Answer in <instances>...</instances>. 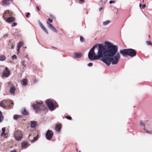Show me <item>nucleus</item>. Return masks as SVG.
Returning <instances> with one entry per match:
<instances>
[{"label":"nucleus","instance_id":"nucleus-43","mask_svg":"<svg viewBox=\"0 0 152 152\" xmlns=\"http://www.w3.org/2000/svg\"><path fill=\"white\" fill-rule=\"evenodd\" d=\"M8 84L9 85H11V86H12V84H11V82H9L8 83Z\"/></svg>","mask_w":152,"mask_h":152},{"label":"nucleus","instance_id":"nucleus-25","mask_svg":"<svg viewBox=\"0 0 152 152\" xmlns=\"http://www.w3.org/2000/svg\"><path fill=\"white\" fill-rule=\"evenodd\" d=\"M4 119V117L2 115V113L0 111V123Z\"/></svg>","mask_w":152,"mask_h":152},{"label":"nucleus","instance_id":"nucleus-46","mask_svg":"<svg viewBox=\"0 0 152 152\" xmlns=\"http://www.w3.org/2000/svg\"><path fill=\"white\" fill-rule=\"evenodd\" d=\"M104 0H101L100 1V2H104Z\"/></svg>","mask_w":152,"mask_h":152},{"label":"nucleus","instance_id":"nucleus-7","mask_svg":"<svg viewBox=\"0 0 152 152\" xmlns=\"http://www.w3.org/2000/svg\"><path fill=\"white\" fill-rule=\"evenodd\" d=\"M22 137V134L21 132H16L15 133V137L16 140H19L21 139Z\"/></svg>","mask_w":152,"mask_h":152},{"label":"nucleus","instance_id":"nucleus-3","mask_svg":"<svg viewBox=\"0 0 152 152\" xmlns=\"http://www.w3.org/2000/svg\"><path fill=\"white\" fill-rule=\"evenodd\" d=\"M33 109L35 110L36 113H39L43 110H44L45 107L43 104L42 102L39 101L36 102L34 103L32 105Z\"/></svg>","mask_w":152,"mask_h":152},{"label":"nucleus","instance_id":"nucleus-48","mask_svg":"<svg viewBox=\"0 0 152 152\" xmlns=\"http://www.w3.org/2000/svg\"><path fill=\"white\" fill-rule=\"evenodd\" d=\"M80 1L82 2H83L84 1V0H80Z\"/></svg>","mask_w":152,"mask_h":152},{"label":"nucleus","instance_id":"nucleus-26","mask_svg":"<svg viewBox=\"0 0 152 152\" xmlns=\"http://www.w3.org/2000/svg\"><path fill=\"white\" fill-rule=\"evenodd\" d=\"M20 117V116L17 115H15L13 116V118L15 120H17L18 118Z\"/></svg>","mask_w":152,"mask_h":152},{"label":"nucleus","instance_id":"nucleus-49","mask_svg":"<svg viewBox=\"0 0 152 152\" xmlns=\"http://www.w3.org/2000/svg\"><path fill=\"white\" fill-rule=\"evenodd\" d=\"M139 6H140V7L141 8V7H142V5L141 4H140Z\"/></svg>","mask_w":152,"mask_h":152},{"label":"nucleus","instance_id":"nucleus-31","mask_svg":"<svg viewBox=\"0 0 152 152\" xmlns=\"http://www.w3.org/2000/svg\"><path fill=\"white\" fill-rule=\"evenodd\" d=\"M80 41L81 42H84V39H83V38L82 37V36H80Z\"/></svg>","mask_w":152,"mask_h":152},{"label":"nucleus","instance_id":"nucleus-15","mask_svg":"<svg viewBox=\"0 0 152 152\" xmlns=\"http://www.w3.org/2000/svg\"><path fill=\"white\" fill-rule=\"evenodd\" d=\"M11 15V13L9 11H6L4 14L3 15V17L4 18V19H5L7 17L9 16H10Z\"/></svg>","mask_w":152,"mask_h":152},{"label":"nucleus","instance_id":"nucleus-35","mask_svg":"<svg viewBox=\"0 0 152 152\" xmlns=\"http://www.w3.org/2000/svg\"><path fill=\"white\" fill-rule=\"evenodd\" d=\"M38 81V79H35L34 80V83H37Z\"/></svg>","mask_w":152,"mask_h":152},{"label":"nucleus","instance_id":"nucleus-44","mask_svg":"<svg viewBox=\"0 0 152 152\" xmlns=\"http://www.w3.org/2000/svg\"><path fill=\"white\" fill-rule=\"evenodd\" d=\"M14 48V46L13 44H12L11 46V49H13Z\"/></svg>","mask_w":152,"mask_h":152},{"label":"nucleus","instance_id":"nucleus-8","mask_svg":"<svg viewBox=\"0 0 152 152\" xmlns=\"http://www.w3.org/2000/svg\"><path fill=\"white\" fill-rule=\"evenodd\" d=\"M39 24L41 28L47 34H48V32L47 28L44 26L42 22L39 20L38 21Z\"/></svg>","mask_w":152,"mask_h":152},{"label":"nucleus","instance_id":"nucleus-34","mask_svg":"<svg viewBox=\"0 0 152 152\" xmlns=\"http://www.w3.org/2000/svg\"><path fill=\"white\" fill-rule=\"evenodd\" d=\"M17 57V56L15 55H13L12 57V58L13 59H16Z\"/></svg>","mask_w":152,"mask_h":152},{"label":"nucleus","instance_id":"nucleus-47","mask_svg":"<svg viewBox=\"0 0 152 152\" xmlns=\"http://www.w3.org/2000/svg\"><path fill=\"white\" fill-rule=\"evenodd\" d=\"M102 9V7H100L99 8V11H100Z\"/></svg>","mask_w":152,"mask_h":152},{"label":"nucleus","instance_id":"nucleus-55","mask_svg":"<svg viewBox=\"0 0 152 152\" xmlns=\"http://www.w3.org/2000/svg\"><path fill=\"white\" fill-rule=\"evenodd\" d=\"M31 1H32V0H31Z\"/></svg>","mask_w":152,"mask_h":152},{"label":"nucleus","instance_id":"nucleus-13","mask_svg":"<svg viewBox=\"0 0 152 152\" xmlns=\"http://www.w3.org/2000/svg\"><path fill=\"white\" fill-rule=\"evenodd\" d=\"M15 19L13 17H9L6 20V21L8 23H11L15 21Z\"/></svg>","mask_w":152,"mask_h":152},{"label":"nucleus","instance_id":"nucleus-33","mask_svg":"<svg viewBox=\"0 0 152 152\" xmlns=\"http://www.w3.org/2000/svg\"><path fill=\"white\" fill-rule=\"evenodd\" d=\"M66 118L69 120H71L72 119V118L69 116H67L66 117Z\"/></svg>","mask_w":152,"mask_h":152},{"label":"nucleus","instance_id":"nucleus-17","mask_svg":"<svg viewBox=\"0 0 152 152\" xmlns=\"http://www.w3.org/2000/svg\"><path fill=\"white\" fill-rule=\"evenodd\" d=\"M6 101L5 100H3L1 102H0V105L3 108L6 107V105H7Z\"/></svg>","mask_w":152,"mask_h":152},{"label":"nucleus","instance_id":"nucleus-30","mask_svg":"<svg viewBox=\"0 0 152 152\" xmlns=\"http://www.w3.org/2000/svg\"><path fill=\"white\" fill-rule=\"evenodd\" d=\"M146 44L148 45H152V43L151 41H148L146 42Z\"/></svg>","mask_w":152,"mask_h":152},{"label":"nucleus","instance_id":"nucleus-5","mask_svg":"<svg viewBox=\"0 0 152 152\" xmlns=\"http://www.w3.org/2000/svg\"><path fill=\"white\" fill-rule=\"evenodd\" d=\"M46 103L49 109L52 111L54 110L58 106V104L55 101L50 99L47 100Z\"/></svg>","mask_w":152,"mask_h":152},{"label":"nucleus","instance_id":"nucleus-24","mask_svg":"<svg viewBox=\"0 0 152 152\" xmlns=\"http://www.w3.org/2000/svg\"><path fill=\"white\" fill-rule=\"evenodd\" d=\"M22 148L25 147H26L28 145V143L27 142H23L22 143Z\"/></svg>","mask_w":152,"mask_h":152},{"label":"nucleus","instance_id":"nucleus-36","mask_svg":"<svg viewBox=\"0 0 152 152\" xmlns=\"http://www.w3.org/2000/svg\"><path fill=\"white\" fill-rule=\"evenodd\" d=\"M93 65V64L91 63H89L88 64V66H91Z\"/></svg>","mask_w":152,"mask_h":152},{"label":"nucleus","instance_id":"nucleus-23","mask_svg":"<svg viewBox=\"0 0 152 152\" xmlns=\"http://www.w3.org/2000/svg\"><path fill=\"white\" fill-rule=\"evenodd\" d=\"M2 132L1 134V136H5L6 135V134L5 133V128L4 127L2 128Z\"/></svg>","mask_w":152,"mask_h":152},{"label":"nucleus","instance_id":"nucleus-19","mask_svg":"<svg viewBox=\"0 0 152 152\" xmlns=\"http://www.w3.org/2000/svg\"><path fill=\"white\" fill-rule=\"evenodd\" d=\"M37 125V122L36 121H31V128L35 127Z\"/></svg>","mask_w":152,"mask_h":152},{"label":"nucleus","instance_id":"nucleus-2","mask_svg":"<svg viewBox=\"0 0 152 152\" xmlns=\"http://www.w3.org/2000/svg\"><path fill=\"white\" fill-rule=\"evenodd\" d=\"M120 53L124 57H126L127 55L131 57H133L136 55L135 51L132 49H124L120 50Z\"/></svg>","mask_w":152,"mask_h":152},{"label":"nucleus","instance_id":"nucleus-50","mask_svg":"<svg viewBox=\"0 0 152 152\" xmlns=\"http://www.w3.org/2000/svg\"><path fill=\"white\" fill-rule=\"evenodd\" d=\"M20 48H18L17 50L18 52L19 51V50Z\"/></svg>","mask_w":152,"mask_h":152},{"label":"nucleus","instance_id":"nucleus-51","mask_svg":"<svg viewBox=\"0 0 152 152\" xmlns=\"http://www.w3.org/2000/svg\"><path fill=\"white\" fill-rule=\"evenodd\" d=\"M144 0H142V2H144Z\"/></svg>","mask_w":152,"mask_h":152},{"label":"nucleus","instance_id":"nucleus-53","mask_svg":"<svg viewBox=\"0 0 152 152\" xmlns=\"http://www.w3.org/2000/svg\"><path fill=\"white\" fill-rule=\"evenodd\" d=\"M11 0L12 1H13V0Z\"/></svg>","mask_w":152,"mask_h":152},{"label":"nucleus","instance_id":"nucleus-14","mask_svg":"<svg viewBox=\"0 0 152 152\" xmlns=\"http://www.w3.org/2000/svg\"><path fill=\"white\" fill-rule=\"evenodd\" d=\"M2 4L4 6H7L10 4V0H3Z\"/></svg>","mask_w":152,"mask_h":152},{"label":"nucleus","instance_id":"nucleus-42","mask_svg":"<svg viewBox=\"0 0 152 152\" xmlns=\"http://www.w3.org/2000/svg\"><path fill=\"white\" fill-rule=\"evenodd\" d=\"M36 8L37 9L39 10V11L40 10V9L39 8V7L38 6H36Z\"/></svg>","mask_w":152,"mask_h":152},{"label":"nucleus","instance_id":"nucleus-9","mask_svg":"<svg viewBox=\"0 0 152 152\" xmlns=\"http://www.w3.org/2000/svg\"><path fill=\"white\" fill-rule=\"evenodd\" d=\"M47 24L48 26V27L50 29H51L53 31L57 33L58 32L56 30V28L53 26V25L48 22H47Z\"/></svg>","mask_w":152,"mask_h":152},{"label":"nucleus","instance_id":"nucleus-52","mask_svg":"<svg viewBox=\"0 0 152 152\" xmlns=\"http://www.w3.org/2000/svg\"><path fill=\"white\" fill-rule=\"evenodd\" d=\"M30 135H30H30H29V137H30Z\"/></svg>","mask_w":152,"mask_h":152},{"label":"nucleus","instance_id":"nucleus-28","mask_svg":"<svg viewBox=\"0 0 152 152\" xmlns=\"http://www.w3.org/2000/svg\"><path fill=\"white\" fill-rule=\"evenodd\" d=\"M25 61L24 60H22L21 61V63L23 66L24 67H26V65L25 64Z\"/></svg>","mask_w":152,"mask_h":152},{"label":"nucleus","instance_id":"nucleus-37","mask_svg":"<svg viewBox=\"0 0 152 152\" xmlns=\"http://www.w3.org/2000/svg\"><path fill=\"white\" fill-rule=\"evenodd\" d=\"M146 7V5L145 4H144L142 5V7H141V8L142 9H144Z\"/></svg>","mask_w":152,"mask_h":152},{"label":"nucleus","instance_id":"nucleus-11","mask_svg":"<svg viewBox=\"0 0 152 152\" xmlns=\"http://www.w3.org/2000/svg\"><path fill=\"white\" fill-rule=\"evenodd\" d=\"M73 56L75 58H79L82 57V54L81 53H75L73 54Z\"/></svg>","mask_w":152,"mask_h":152},{"label":"nucleus","instance_id":"nucleus-21","mask_svg":"<svg viewBox=\"0 0 152 152\" xmlns=\"http://www.w3.org/2000/svg\"><path fill=\"white\" fill-rule=\"evenodd\" d=\"M6 59V57L4 55L0 56V61H5Z\"/></svg>","mask_w":152,"mask_h":152},{"label":"nucleus","instance_id":"nucleus-45","mask_svg":"<svg viewBox=\"0 0 152 152\" xmlns=\"http://www.w3.org/2000/svg\"><path fill=\"white\" fill-rule=\"evenodd\" d=\"M10 152H16V150H13L12 151H11Z\"/></svg>","mask_w":152,"mask_h":152},{"label":"nucleus","instance_id":"nucleus-6","mask_svg":"<svg viewBox=\"0 0 152 152\" xmlns=\"http://www.w3.org/2000/svg\"><path fill=\"white\" fill-rule=\"evenodd\" d=\"M53 135V132L50 130H48L46 134V138L48 140H50Z\"/></svg>","mask_w":152,"mask_h":152},{"label":"nucleus","instance_id":"nucleus-12","mask_svg":"<svg viewBox=\"0 0 152 152\" xmlns=\"http://www.w3.org/2000/svg\"><path fill=\"white\" fill-rule=\"evenodd\" d=\"M10 87V92L12 94H14L16 90L15 88L13 85H12Z\"/></svg>","mask_w":152,"mask_h":152},{"label":"nucleus","instance_id":"nucleus-4","mask_svg":"<svg viewBox=\"0 0 152 152\" xmlns=\"http://www.w3.org/2000/svg\"><path fill=\"white\" fill-rule=\"evenodd\" d=\"M140 124L141 126H144V130L147 133L150 134L152 133V128L150 126L148 122L145 121L143 122V121H140Z\"/></svg>","mask_w":152,"mask_h":152},{"label":"nucleus","instance_id":"nucleus-16","mask_svg":"<svg viewBox=\"0 0 152 152\" xmlns=\"http://www.w3.org/2000/svg\"><path fill=\"white\" fill-rule=\"evenodd\" d=\"M21 82L23 85L26 86L27 84V80L26 79H23L21 81Z\"/></svg>","mask_w":152,"mask_h":152},{"label":"nucleus","instance_id":"nucleus-29","mask_svg":"<svg viewBox=\"0 0 152 152\" xmlns=\"http://www.w3.org/2000/svg\"><path fill=\"white\" fill-rule=\"evenodd\" d=\"M38 135H37L36 137H34L33 140H32V141L33 142L37 140L38 139Z\"/></svg>","mask_w":152,"mask_h":152},{"label":"nucleus","instance_id":"nucleus-41","mask_svg":"<svg viewBox=\"0 0 152 152\" xmlns=\"http://www.w3.org/2000/svg\"><path fill=\"white\" fill-rule=\"evenodd\" d=\"M30 15V13L29 12H28L27 14L26 15V17L27 18L28 17V15Z\"/></svg>","mask_w":152,"mask_h":152},{"label":"nucleus","instance_id":"nucleus-39","mask_svg":"<svg viewBox=\"0 0 152 152\" xmlns=\"http://www.w3.org/2000/svg\"><path fill=\"white\" fill-rule=\"evenodd\" d=\"M114 3V0H111L109 1V3L110 4H112L113 3Z\"/></svg>","mask_w":152,"mask_h":152},{"label":"nucleus","instance_id":"nucleus-38","mask_svg":"<svg viewBox=\"0 0 152 152\" xmlns=\"http://www.w3.org/2000/svg\"><path fill=\"white\" fill-rule=\"evenodd\" d=\"M48 20L50 23H52L53 22V20L52 19L48 18Z\"/></svg>","mask_w":152,"mask_h":152},{"label":"nucleus","instance_id":"nucleus-22","mask_svg":"<svg viewBox=\"0 0 152 152\" xmlns=\"http://www.w3.org/2000/svg\"><path fill=\"white\" fill-rule=\"evenodd\" d=\"M22 113L25 115H28V113L27 111L25 109H23L22 110Z\"/></svg>","mask_w":152,"mask_h":152},{"label":"nucleus","instance_id":"nucleus-1","mask_svg":"<svg viewBox=\"0 0 152 152\" xmlns=\"http://www.w3.org/2000/svg\"><path fill=\"white\" fill-rule=\"evenodd\" d=\"M105 46L101 44H95L90 50L88 56L91 60H101L107 66L111 63L113 65L118 64L120 58V55L117 53L118 47L112 43L105 42Z\"/></svg>","mask_w":152,"mask_h":152},{"label":"nucleus","instance_id":"nucleus-54","mask_svg":"<svg viewBox=\"0 0 152 152\" xmlns=\"http://www.w3.org/2000/svg\"><path fill=\"white\" fill-rule=\"evenodd\" d=\"M79 152H80V151H79Z\"/></svg>","mask_w":152,"mask_h":152},{"label":"nucleus","instance_id":"nucleus-40","mask_svg":"<svg viewBox=\"0 0 152 152\" xmlns=\"http://www.w3.org/2000/svg\"><path fill=\"white\" fill-rule=\"evenodd\" d=\"M8 34H6L4 35V36L5 37H7L8 36Z\"/></svg>","mask_w":152,"mask_h":152},{"label":"nucleus","instance_id":"nucleus-32","mask_svg":"<svg viewBox=\"0 0 152 152\" xmlns=\"http://www.w3.org/2000/svg\"><path fill=\"white\" fill-rule=\"evenodd\" d=\"M17 24V23H15V22H14L13 23L12 25H11V26L12 27H14V26H15Z\"/></svg>","mask_w":152,"mask_h":152},{"label":"nucleus","instance_id":"nucleus-20","mask_svg":"<svg viewBox=\"0 0 152 152\" xmlns=\"http://www.w3.org/2000/svg\"><path fill=\"white\" fill-rule=\"evenodd\" d=\"M110 21L109 20H107L103 22V25L104 26H106L108 25L110 23Z\"/></svg>","mask_w":152,"mask_h":152},{"label":"nucleus","instance_id":"nucleus-18","mask_svg":"<svg viewBox=\"0 0 152 152\" xmlns=\"http://www.w3.org/2000/svg\"><path fill=\"white\" fill-rule=\"evenodd\" d=\"M61 128V126L60 125L58 124L56 125L55 128V130L56 132H59Z\"/></svg>","mask_w":152,"mask_h":152},{"label":"nucleus","instance_id":"nucleus-27","mask_svg":"<svg viewBox=\"0 0 152 152\" xmlns=\"http://www.w3.org/2000/svg\"><path fill=\"white\" fill-rule=\"evenodd\" d=\"M23 42H19L18 46V48H20L23 46Z\"/></svg>","mask_w":152,"mask_h":152},{"label":"nucleus","instance_id":"nucleus-10","mask_svg":"<svg viewBox=\"0 0 152 152\" xmlns=\"http://www.w3.org/2000/svg\"><path fill=\"white\" fill-rule=\"evenodd\" d=\"M10 75V72L8 70L7 68L6 67L5 69L3 71V76L6 77H8Z\"/></svg>","mask_w":152,"mask_h":152}]
</instances>
